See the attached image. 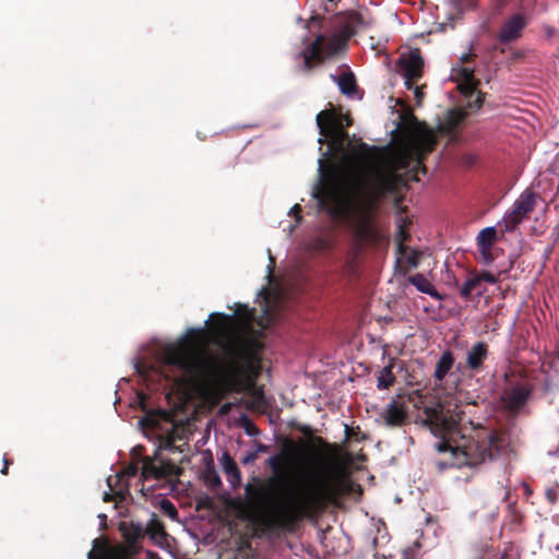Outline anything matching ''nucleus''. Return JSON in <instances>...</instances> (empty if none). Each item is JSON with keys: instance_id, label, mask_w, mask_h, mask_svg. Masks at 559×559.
I'll return each mask as SVG.
<instances>
[{"instance_id": "obj_26", "label": "nucleus", "mask_w": 559, "mask_h": 559, "mask_svg": "<svg viewBox=\"0 0 559 559\" xmlns=\"http://www.w3.org/2000/svg\"><path fill=\"white\" fill-rule=\"evenodd\" d=\"M221 559H254L253 549L249 542H242L237 549L222 554Z\"/></svg>"}, {"instance_id": "obj_46", "label": "nucleus", "mask_w": 559, "mask_h": 559, "mask_svg": "<svg viewBox=\"0 0 559 559\" xmlns=\"http://www.w3.org/2000/svg\"><path fill=\"white\" fill-rule=\"evenodd\" d=\"M337 117H342V122L344 123L345 128L350 127L353 124V119L348 114H337Z\"/></svg>"}, {"instance_id": "obj_12", "label": "nucleus", "mask_w": 559, "mask_h": 559, "mask_svg": "<svg viewBox=\"0 0 559 559\" xmlns=\"http://www.w3.org/2000/svg\"><path fill=\"white\" fill-rule=\"evenodd\" d=\"M313 198L318 201L321 210L328 212L332 216L338 215V193L331 183H322L316 188Z\"/></svg>"}, {"instance_id": "obj_57", "label": "nucleus", "mask_w": 559, "mask_h": 559, "mask_svg": "<svg viewBox=\"0 0 559 559\" xmlns=\"http://www.w3.org/2000/svg\"><path fill=\"white\" fill-rule=\"evenodd\" d=\"M497 559H510V556L507 551H503Z\"/></svg>"}, {"instance_id": "obj_45", "label": "nucleus", "mask_w": 559, "mask_h": 559, "mask_svg": "<svg viewBox=\"0 0 559 559\" xmlns=\"http://www.w3.org/2000/svg\"><path fill=\"white\" fill-rule=\"evenodd\" d=\"M475 58H476L475 53L468 52V53L462 55L460 58V61H461V63L465 64V63L473 62Z\"/></svg>"}, {"instance_id": "obj_24", "label": "nucleus", "mask_w": 559, "mask_h": 559, "mask_svg": "<svg viewBox=\"0 0 559 559\" xmlns=\"http://www.w3.org/2000/svg\"><path fill=\"white\" fill-rule=\"evenodd\" d=\"M211 318L214 319L210 331L218 337H225L228 331V323L231 321L233 316H227L221 312L212 313Z\"/></svg>"}, {"instance_id": "obj_44", "label": "nucleus", "mask_w": 559, "mask_h": 559, "mask_svg": "<svg viewBox=\"0 0 559 559\" xmlns=\"http://www.w3.org/2000/svg\"><path fill=\"white\" fill-rule=\"evenodd\" d=\"M407 262L412 266L416 267L418 265V263H419V255H418V253L417 252H413L412 254H409L407 257Z\"/></svg>"}, {"instance_id": "obj_43", "label": "nucleus", "mask_w": 559, "mask_h": 559, "mask_svg": "<svg viewBox=\"0 0 559 559\" xmlns=\"http://www.w3.org/2000/svg\"><path fill=\"white\" fill-rule=\"evenodd\" d=\"M257 459H258V456H257V452L251 451V452L247 453V454L241 459V463H242L243 465H248V464H250V463L254 462Z\"/></svg>"}, {"instance_id": "obj_37", "label": "nucleus", "mask_w": 559, "mask_h": 559, "mask_svg": "<svg viewBox=\"0 0 559 559\" xmlns=\"http://www.w3.org/2000/svg\"><path fill=\"white\" fill-rule=\"evenodd\" d=\"M204 480L211 488H217L222 485V480L214 469H209L206 472Z\"/></svg>"}, {"instance_id": "obj_60", "label": "nucleus", "mask_w": 559, "mask_h": 559, "mask_svg": "<svg viewBox=\"0 0 559 559\" xmlns=\"http://www.w3.org/2000/svg\"><path fill=\"white\" fill-rule=\"evenodd\" d=\"M475 559H484V557H481V556H478V557H476Z\"/></svg>"}, {"instance_id": "obj_27", "label": "nucleus", "mask_w": 559, "mask_h": 559, "mask_svg": "<svg viewBox=\"0 0 559 559\" xmlns=\"http://www.w3.org/2000/svg\"><path fill=\"white\" fill-rule=\"evenodd\" d=\"M394 360H390L389 365L385 366L379 373L377 380V388L379 390H386L391 388L395 382V376L393 373Z\"/></svg>"}, {"instance_id": "obj_17", "label": "nucleus", "mask_w": 559, "mask_h": 559, "mask_svg": "<svg viewBox=\"0 0 559 559\" xmlns=\"http://www.w3.org/2000/svg\"><path fill=\"white\" fill-rule=\"evenodd\" d=\"M118 530L129 547H134L145 537L144 527L141 523L138 522H120Z\"/></svg>"}, {"instance_id": "obj_52", "label": "nucleus", "mask_w": 559, "mask_h": 559, "mask_svg": "<svg viewBox=\"0 0 559 559\" xmlns=\"http://www.w3.org/2000/svg\"><path fill=\"white\" fill-rule=\"evenodd\" d=\"M415 97L417 103L419 104L421 98L424 97V93L420 91L418 86L415 87Z\"/></svg>"}, {"instance_id": "obj_23", "label": "nucleus", "mask_w": 559, "mask_h": 559, "mask_svg": "<svg viewBox=\"0 0 559 559\" xmlns=\"http://www.w3.org/2000/svg\"><path fill=\"white\" fill-rule=\"evenodd\" d=\"M454 365V356L451 350H445L440 356L436 369H435V378L438 381H441L444 379V377L448 374V372L452 369Z\"/></svg>"}, {"instance_id": "obj_42", "label": "nucleus", "mask_w": 559, "mask_h": 559, "mask_svg": "<svg viewBox=\"0 0 559 559\" xmlns=\"http://www.w3.org/2000/svg\"><path fill=\"white\" fill-rule=\"evenodd\" d=\"M451 2L460 10L471 9L476 5V0H451Z\"/></svg>"}, {"instance_id": "obj_13", "label": "nucleus", "mask_w": 559, "mask_h": 559, "mask_svg": "<svg viewBox=\"0 0 559 559\" xmlns=\"http://www.w3.org/2000/svg\"><path fill=\"white\" fill-rule=\"evenodd\" d=\"M530 389H527L524 385H515L504 391L502 395V401L510 412L518 413L524 407V405L530 399Z\"/></svg>"}, {"instance_id": "obj_16", "label": "nucleus", "mask_w": 559, "mask_h": 559, "mask_svg": "<svg viewBox=\"0 0 559 559\" xmlns=\"http://www.w3.org/2000/svg\"><path fill=\"white\" fill-rule=\"evenodd\" d=\"M294 449L295 443L292 440H286L283 450L266 460V465L272 469L274 475L282 474L284 465L289 463L293 459L292 451Z\"/></svg>"}, {"instance_id": "obj_6", "label": "nucleus", "mask_w": 559, "mask_h": 559, "mask_svg": "<svg viewBox=\"0 0 559 559\" xmlns=\"http://www.w3.org/2000/svg\"><path fill=\"white\" fill-rule=\"evenodd\" d=\"M346 39V37L342 38L338 35L326 37L319 34L312 43L298 53V57L302 59L298 68L299 71L310 73L322 66L326 59L337 53L345 46Z\"/></svg>"}, {"instance_id": "obj_19", "label": "nucleus", "mask_w": 559, "mask_h": 559, "mask_svg": "<svg viewBox=\"0 0 559 559\" xmlns=\"http://www.w3.org/2000/svg\"><path fill=\"white\" fill-rule=\"evenodd\" d=\"M144 531L145 535L157 546H162L167 540L168 534L165 530V525L155 513H152Z\"/></svg>"}, {"instance_id": "obj_15", "label": "nucleus", "mask_w": 559, "mask_h": 559, "mask_svg": "<svg viewBox=\"0 0 559 559\" xmlns=\"http://www.w3.org/2000/svg\"><path fill=\"white\" fill-rule=\"evenodd\" d=\"M489 354V346L485 342H477L466 353V366L472 371L484 369V362Z\"/></svg>"}, {"instance_id": "obj_36", "label": "nucleus", "mask_w": 559, "mask_h": 559, "mask_svg": "<svg viewBox=\"0 0 559 559\" xmlns=\"http://www.w3.org/2000/svg\"><path fill=\"white\" fill-rule=\"evenodd\" d=\"M332 242L325 237H317L311 242V249L317 252H325L331 250Z\"/></svg>"}, {"instance_id": "obj_20", "label": "nucleus", "mask_w": 559, "mask_h": 559, "mask_svg": "<svg viewBox=\"0 0 559 559\" xmlns=\"http://www.w3.org/2000/svg\"><path fill=\"white\" fill-rule=\"evenodd\" d=\"M222 464L224 473L226 474L227 480L231 487L235 488L239 486L241 483V473L235 460L225 452L222 456Z\"/></svg>"}, {"instance_id": "obj_11", "label": "nucleus", "mask_w": 559, "mask_h": 559, "mask_svg": "<svg viewBox=\"0 0 559 559\" xmlns=\"http://www.w3.org/2000/svg\"><path fill=\"white\" fill-rule=\"evenodd\" d=\"M476 240L481 262L486 265L491 264L496 259L495 243L498 240L497 229L495 227L481 229Z\"/></svg>"}, {"instance_id": "obj_21", "label": "nucleus", "mask_w": 559, "mask_h": 559, "mask_svg": "<svg viewBox=\"0 0 559 559\" xmlns=\"http://www.w3.org/2000/svg\"><path fill=\"white\" fill-rule=\"evenodd\" d=\"M331 79L337 83L340 91L347 96H353L357 92V82L353 72H346L340 76L331 74Z\"/></svg>"}, {"instance_id": "obj_30", "label": "nucleus", "mask_w": 559, "mask_h": 559, "mask_svg": "<svg viewBox=\"0 0 559 559\" xmlns=\"http://www.w3.org/2000/svg\"><path fill=\"white\" fill-rule=\"evenodd\" d=\"M468 116L465 109H452L448 112L447 124L450 130L456 129Z\"/></svg>"}, {"instance_id": "obj_34", "label": "nucleus", "mask_w": 559, "mask_h": 559, "mask_svg": "<svg viewBox=\"0 0 559 559\" xmlns=\"http://www.w3.org/2000/svg\"><path fill=\"white\" fill-rule=\"evenodd\" d=\"M479 81L478 80H472L468 82H462L459 87L461 93L464 95V97L473 98L474 95L479 92L478 91Z\"/></svg>"}, {"instance_id": "obj_14", "label": "nucleus", "mask_w": 559, "mask_h": 559, "mask_svg": "<svg viewBox=\"0 0 559 559\" xmlns=\"http://www.w3.org/2000/svg\"><path fill=\"white\" fill-rule=\"evenodd\" d=\"M413 145L420 162L435 150L436 135L431 130H418L413 134Z\"/></svg>"}, {"instance_id": "obj_53", "label": "nucleus", "mask_w": 559, "mask_h": 559, "mask_svg": "<svg viewBox=\"0 0 559 559\" xmlns=\"http://www.w3.org/2000/svg\"><path fill=\"white\" fill-rule=\"evenodd\" d=\"M320 23H321V17L320 16H313L310 20L309 27H313L314 25H320Z\"/></svg>"}, {"instance_id": "obj_29", "label": "nucleus", "mask_w": 559, "mask_h": 559, "mask_svg": "<svg viewBox=\"0 0 559 559\" xmlns=\"http://www.w3.org/2000/svg\"><path fill=\"white\" fill-rule=\"evenodd\" d=\"M480 286H481V283H480L479 278L477 277V275H474L472 277H468L464 282V284L462 285V287L460 289V294L465 299H469L473 292H477V295L480 296L484 292V289H481Z\"/></svg>"}, {"instance_id": "obj_41", "label": "nucleus", "mask_w": 559, "mask_h": 559, "mask_svg": "<svg viewBox=\"0 0 559 559\" xmlns=\"http://www.w3.org/2000/svg\"><path fill=\"white\" fill-rule=\"evenodd\" d=\"M476 275L479 278L480 283L487 282L489 284H496L498 282V276L493 275L491 272L488 271H483Z\"/></svg>"}, {"instance_id": "obj_54", "label": "nucleus", "mask_w": 559, "mask_h": 559, "mask_svg": "<svg viewBox=\"0 0 559 559\" xmlns=\"http://www.w3.org/2000/svg\"><path fill=\"white\" fill-rule=\"evenodd\" d=\"M103 500H104L105 502H110V501H112V500H114V496H112L111 493H109V492H105V493H104V497H103Z\"/></svg>"}, {"instance_id": "obj_40", "label": "nucleus", "mask_w": 559, "mask_h": 559, "mask_svg": "<svg viewBox=\"0 0 559 559\" xmlns=\"http://www.w3.org/2000/svg\"><path fill=\"white\" fill-rule=\"evenodd\" d=\"M485 99V94L481 92H477L473 98H467V108L468 109H479Z\"/></svg>"}, {"instance_id": "obj_55", "label": "nucleus", "mask_w": 559, "mask_h": 559, "mask_svg": "<svg viewBox=\"0 0 559 559\" xmlns=\"http://www.w3.org/2000/svg\"><path fill=\"white\" fill-rule=\"evenodd\" d=\"M292 212L294 214H299L301 212V206L299 204H295L293 207H292Z\"/></svg>"}, {"instance_id": "obj_56", "label": "nucleus", "mask_w": 559, "mask_h": 559, "mask_svg": "<svg viewBox=\"0 0 559 559\" xmlns=\"http://www.w3.org/2000/svg\"><path fill=\"white\" fill-rule=\"evenodd\" d=\"M413 555V550H406L403 554V559H413L411 556Z\"/></svg>"}, {"instance_id": "obj_33", "label": "nucleus", "mask_w": 559, "mask_h": 559, "mask_svg": "<svg viewBox=\"0 0 559 559\" xmlns=\"http://www.w3.org/2000/svg\"><path fill=\"white\" fill-rule=\"evenodd\" d=\"M142 475L144 478H156L159 479V465L158 461L155 462L148 457H145L142 466Z\"/></svg>"}, {"instance_id": "obj_8", "label": "nucleus", "mask_w": 559, "mask_h": 559, "mask_svg": "<svg viewBox=\"0 0 559 559\" xmlns=\"http://www.w3.org/2000/svg\"><path fill=\"white\" fill-rule=\"evenodd\" d=\"M397 66L405 78V85L408 90L421 78L424 70V58L419 48L412 49L400 56Z\"/></svg>"}, {"instance_id": "obj_48", "label": "nucleus", "mask_w": 559, "mask_h": 559, "mask_svg": "<svg viewBox=\"0 0 559 559\" xmlns=\"http://www.w3.org/2000/svg\"><path fill=\"white\" fill-rule=\"evenodd\" d=\"M246 431L250 436L257 435L259 432L258 428L250 421H248L246 426Z\"/></svg>"}, {"instance_id": "obj_9", "label": "nucleus", "mask_w": 559, "mask_h": 559, "mask_svg": "<svg viewBox=\"0 0 559 559\" xmlns=\"http://www.w3.org/2000/svg\"><path fill=\"white\" fill-rule=\"evenodd\" d=\"M528 24L525 14L516 13L509 16L500 26L497 39L500 44H510L522 37L524 28Z\"/></svg>"}, {"instance_id": "obj_38", "label": "nucleus", "mask_w": 559, "mask_h": 559, "mask_svg": "<svg viewBox=\"0 0 559 559\" xmlns=\"http://www.w3.org/2000/svg\"><path fill=\"white\" fill-rule=\"evenodd\" d=\"M235 316L241 318L245 321H250L253 317V311L249 309L247 305H237V309L235 310Z\"/></svg>"}, {"instance_id": "obj_18", "label": "nucleus", "mask_w": 559, "mask_h": 559, "mask_svg": "<svg viewBox=\"0 0 559 559\" xmlns=\"http://www.w3.org/2000/svg\"><path fill=\"white\" fill-rule=\"evenodd\" d=\"M407 411L405 406L400 404L397 401H392L388 404L386 408L382 413V417L388 426L400 427L404 425L407 419Z\"/></svg>"}, {"instance_id": "obj_32", "label": "nucleus", "mask_w": 559, "mask_h": 559, "mask_svg": "<svg viewBox=\"0 0 559 559\" xmlns=\"http://www.w3.org/2000/svg\"><path fill=\"white\" fill-rule=\"evenodd\" d=\"M179 438L178 436L169 435V436H163L159 438V445L158 449L163 451H169V452H182L179 445L176 444V440Z\"/></svg>"}, {"instance_id": "obj_31", "label": "nucleus", "mask_w": 559, "mask_h": 559, "mask_svg": "<svg viewBox=\"0 0 559 559\" xmlns=\"http://www.w3.org/2000/svg\"><path fill=\"white\" fill-rule=\"evenodd\" d=\"M313 442L321 448L320 451L316 452L322 459V461H329L332 453L336 451V445L330 444L322 437H314Z\"/></svg>"}, {"instance_id": "obj_25", "label": "nucleus", "mask_w": 559, "mask_h": 559, "mask_svg": "<svg viewBox=\"0 0 559 559\" xmlns=\"http://www.w3.org/2000/svg\"><path fill=\"white\" fill-rule=\"evenodd\" d=\"M362 24V16L359 12L350 11L344 14V33L346 38L356 34L357 28Z\"/></svg>"}, {"instance_id": "obj_50", "label": "nucleus", "mask_w": 559, "mask_h": 559, "mask_svg": "<svg viewBox=\"0 0 559 559\" xmlns=\"http://www.w3.org/2000/svg\"><path fill=\"white\" fill-rule=\"evenodd\" d=\"M269 451V447L263 443H257V449L254 452H257V456H259L260 453H265Z\"/></svg>"}, {"instance_id": "obj_59", "label": "nucleus", "mask_w": 559, "mask_h": 559, "mask_svg": "<svg viewBox=\"0 0 559 559\" xmlns=\"http://www.w3.org/2000/svg\"><path fill=\"white\" fill-rule=\"evenodd\" d=\"M495 49H498V47H495ZM499 51L503 53L506 51V49L504 48H499Z\"/></svg>"}, {"instance_id": "obj_51", "label": "nucleus", "mask_w": 559, "mask_h": 559, "mask_svg": "<svg viewBox=\"0 0 559 559\" xmlns=\"http://www.w3.org/2000/svg\"><path fill=\"white\" fill-rule=\"evenodd\" d=\"M126 473L128 476H135L136 473H138V466L136 465H130L127 469H126Z\"/></svg>"}, {"instance_id": "obj_39", "label": "nucleus", "mask_w": 559, "mask_h": 559, "mask_svg": "<svg viewBox=\"0 0 559 559\" xmlns=\"http://www.w3.org/2000/svg\"><path fill=\"white\" fill-rule=\"evenodd\" d=\"M457 75L460 76L462 82H468L472 80H476L475 79V70H474V68H471V67H460V69H457Z\"/></svg>"}, {"instance_id": "obj_61", "label": "nucleus", "mask_w": 559, "mask_h": 559, "mask_svg": "<svg viewBox=\"0 0 559 559\" xmlns=\"http://www.w3.org/2000/svg\"><path fill=\"white\" fill-rule=\"evenodd\" d=\"M557 549H559V546L557 547Z\"/></svg>"}, {"instance_id": "obj_1", "label": "nucleus", "mask_w": 559, "mask_h": 559, "mask_svg": "<svg viewBox=\"0 0 559 559\" xmlns=\"http://www.w3.org/2000/svg\"><path fill=\"white\" fill-rule=\"evenodd\" d=\"M277 478L253 476L245 486V500L235 502L248 519L271 531L293 533L304 520L313 519L349 491V478L330 465L308 474L298 490L286 500L277 499L272 488Z\"/></svg>"}, {"instance_id": "obj_47", "label": "nucleus", "mask_w": 559, "mask_h": 559, "mask_svg": "<svg viewBox=\"0 0 559 559\" xmlns=\"http://www.w3.org/2000/svg\"><path fill=\"white\" fill-rule=\"evenodd\" d=\"M405 226H406V221L403 219V224L400 225V236H401L402 240H406L409 237L408 233L405 230Z\"/></svg>"}, {"instance_id": "obj_4", "label": "nucleus", "mask_w": 559, "mask_h": 559, "mask_svg": "<svg viewBox=\"0 0 559 559\" xmlns=\"http://www.w3.org/2000/svg\"><path fill=\"white\" fill-rule=\"evenodd\" d=\"M204 335V329H190L179 343L164 350L165 364L177 367L192 380H207L216 370L217 361L210 353Z\"/></svg>"}, {"instance_id": "obj_58", "label": "nucleus", "mask_w": 559, "mask_h": 559, "mask_svg": "<svg viewBox=\"0 0 559 559\" xmlns=\"http://www.w3.org/2000/svg\"><path fill=\"white\" fill-rule=\"evenodd\" d=\"M345 430H346V436H347V437H349V436H350V433H349V432H350V429L348 428V426H346V429H345Z\"/></svg>"}, {"instance_id": "obj_35", "label": "nucleus", "mask_w": 559, "mask_h": 559, "mask_svg": "<svg viewBox=\"0 0 559 559\" xmlns=\"http://www.w3.org/2000/svg\"><path fill=\"white\" fill-rule=\"evenodd\" d=\"M159 509L165 515L169 516L173 520H176L178 518V511L175 504L167 498H163L159 501Z\"/></svg>"}, {"instance_id": "obj_7", "label": "nucleus", "mask_w": 559, "mask_h": 559, "mask_svg": "<svg viewBox=\"0 0 559 559\" xmlns=\"http://www.w3.org/2000/svg\"><path fill=\"white\" fill-rule=\"evenodd\" d=\"M537 193L526 189L513 203L512 210L503 218L504 229L509 233L514 231L518 226L526 219L535 210L537 203Z\"/></svg>"}, {"instance_id": "obj_10", "label": "nucleus", "mask_w": 559, "mask_h": 559, "mask_svg": "<svg viewBox=\"0 0 559 559\" xmlns=\"http://www.w3.org/2000/svg\"><path fill=\"white\" fill-rule=\"evenodd\" d=\"M88 559H129V552L126 546L118 544L111 545L107 538H95L93 548L87 554Z\"/></svg>"}, {"instance_id": "obj_28", "label": "nucleus", "mask_w": 559, "mask_h": 559, "mask_svg": "<svg viewBox=\"0 0 559 559\" xmlns=\"http://www.w3.org/2000/svg\"><path fill=\"white\" fill-rule=\"evenodd\" d=\"M156 461H158L159 465V479L179 476L181 474V468L175 462L163 457H156Z\"/></svg>"}, {"instance_id": "obj_49", "label": "nucleus", "mask_w": 559, "mask_h": 559, "mask_svg": "<svg viewBox=\"0 0 559 559\" xmlns=\"http://www.w3.org/2000/svg\"><path fill=\"white\" fill-rule=\"evenodd\" d=\"M12 464V461L9 460L7 456L3 457V467L1 469L2 475H8L9 473V466Z\"/></svg>"}, {"instance_id": "obj_5", "label": "nucleus", "mask_w": 559, "mask_h": 559, "mask_svg": "<svg viewBox=\"0 0 559 559\" xmlns=\"http://www.w3.org/2000/svg\"><path fill=\"white\" fill-rule=\"evenodd\" d=\"M222 349L227 357L226 371L231 379L255 378L261 372L258 342L250 337L225 341Z\"/></svg>"}, {"instance_id": "obj_22", "label": "nucleus", "mask_w": 559, "mask_h": 559, "mask_svg": "<svg viewBox=\"0 0 559 559\" xmlns=\"http://www.w3.org/2000/svg\"><path fill=\"white\" fill-rule=\"evenodd\" d=\"M408 282L414 285L419 292L425 293L436 300H441L442 296L433 287V285L420 273H416L408 277Z\"/></svg>"}, {"instance_id": "obj_3", "label": "nucleus", "mask_w": 559, "mask_h": 559, "mask_svg": "<svg viewBox=\"0 0 559 559\" xmlns=\"http://www.w3.org/2000/svg\"><path fill=\"white\" fill-rule=\"evenodd\" d=\"M321 136L330 140L332 150L345 154L347 165L361 176L358 182V194L364 210L372 214L388 194H395L403 182L402 177L393 169L380 167L381 148L369 145L361 140L353 146L348 141V132L342 117L334 109L320 111L316 117Z\"/></svg>"}, {"instance_id": "obj_2", "label": "nucleus", "mask_w": 559, "mask_h": 559, "mask_svg": "<svg viewBox=\"0 0 559 559\" xmlns=\"http://www.w3.org/2000/svg\"><path fill=\"white\" fill-rule=\"evenodd\" d=\"M424 424L441 440L436 443L440 453H449V460L436 461L439 472L447 468L476 467L487 459L493 460L509 444L507 433L475 425L459 406L443 407L440 403L424 406Z\"/></svg>"}]
</instances>
